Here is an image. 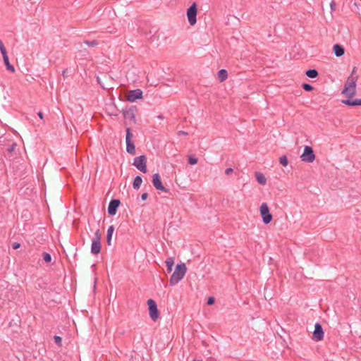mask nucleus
<instances>
[{
    "mask_svg": "<svg viewBox=\"0 0 361 361\" xmlns=\"http://www.w3.org/2000/svg\"><path fill=\"white\" fill-rule=\"evenodd\" d=\"M141 98H142V92L140 89L130 91L128 96V100L130 102H134Z\"/></svg>",
    "mask_w": 361,
    "mask_h": 361,
    "instance_id": "nucleus-12",
    "label": "nucleus"
},
{
    "mask_svg": "<svg viewBox=\"0 0 361 361\" xmlns=\"http://www.w3.org/2000/svg\"><path fill=\"white\" fill-rule=\"evenodd\" d=\"M149 317L152 321L156 322L159 317V312L156 302L152 299L147 300Z\"/></svg>",
    "mask_w": 361,
    "mask_h": 361,
    "instance_id": "nucleus-4",
    "label": "nucleus"
},
{
    "mask_svg": "<svg viewBox=\"0 0 361 361\" xmlns=\"http://www.w3.org/2000/svg\"><path fill=\"white\" fill-rule=\"evenodd\" d=\"M152 184H153L154 187L158 190L165 192L169 191V190L162 185L161 178H160V176L159 173H154L153 175Z\"/></svg>",
    "mask_w": 361,
    "mask_h": 361,
    "instance_id": "nucleus-10",
    "label": "nucleus"
},
{
    "mask_svg": "<svg viewBox=\"0 0 361 361\" xmlns=\"http://www.w3.org/2000/svg\"><path fill=\"white\" fill-rule=\"evenodd\" d=\"M302 88L305 90V91H311L313 90V87L312 85H309V84H307V83H304L302 85Z\"/></svg>",
    "mask_w": 361,
    "mask_h": 361,
    "instance_id": "nucleus-25",
    "label": "nucleus"
},
{
    "mask_svg": "<svg viewBox=\"0 0 361 361\" xmlns=\"http://www.w3.org/2000/svg\"><path fill=\"white\" fill-rule=\"evenodd\" d=\"M357 68L354 67L353 68L350 75L348 78L342 94L346 98L345 100L343 101V103L348 106H361V98L353 99V97L356 93V82L358 79L357 74Z\"/></svg>",
    "mask_w": 361,
    "mask_h": 361,
    "instance_id": "nucleus-1",
    "label": "nucleus"
},
{
    "mask_svg": "<svg viewBox=\"0 0 361 361\" xmlns=\"http://www.w3.org/2000/svg\"><path fill=\"white\" fill-rule=\"evenodd\" d=\"M324 338V331L322 326L317 323L314 326V331L313 332L312 338L316 341H322Z\"/></svg>",
    "mask_w": 361,
    "mask_h": 361,
    "instance_id": "nucleus-11",
    "label": "nucleus"
},
{
    "mask_svg": "<svg viewBox=\"0 0 361 361\" xmlns=\"http://www.w3.org/2000/svg\"><path fill=\"white\" fill-rule=\"evenodd\" d=\"M37 115H38V116H39L40 118H43V114H42V112H40V111H39V112L37 114Z\"/></svg>",
    "mask_w": 361,
    "mask_h": 361,
    "instance_id": "nucleus-35",
    "label": "nucleus"
},
{
    "mask_svg": "<svg viewBox=\"0 0 361 361\" xmlns=\"http://www.w3.org/2000/svg\"><path fill=\"white\" fill-rule=\"evenodd\" d=\"M119 204L120 200L116 199L111 200L108 206L109 214L111 216L115 215Z\"/></svg>",
    "mask_w": 361,
    "mask_h": 361,
    "instance_id": "nucleus-13",
    "label": "nucleus"
},
{
    "mask_svg": "<svg viewBox=\"0 0 361 361\" xmlns=\"http://www.w3.org/2000/svg\"><path fill=\"white\" fill-rule=\"evenodd\" d=\"M333 50H334L335 55L337 57H340V56H343L345 53L344 48L338 44L334 45Z\"/></svg>",
    "mask_w": 361,
    "mask_h": 361,
    "instance_id": "nucleus-14",
    "label": "nucleus"
},
{
    "mask_svg": "<svg viewBox=\"0 0 361 361\" xmlns=\"http://www.w3.org/2000/svg\"><path fill=\"white\" fill-rule=\"evenodd\" d=\"M227 71L224 69H221L218 73V77L221 82L224 81L227 78Z\"/></svg>",
    "mask_w": 361,
    "mask_h": 361,
    "instance_id": "nucleus-20",
    "label": "nucleus"
},
{
    "mask_svg": "<svg viewBox=\"0 0 361 361\" xmlns=\"http://www.w3.org/2000/svg\"><path fill=\"white\" fill-rule=\"evenodd\" d=\"M147 197H148L147 193L144 192V193H142V195H141V199H142V200H147Z\"/></svg>",
    "mask_w": 361,
    "mask_h": 361,
    "instance_id": "nucleus-33",
    "label": "nucleus"
},
{
    "mask_svg": "<svg viewBox=\"0 0 361 361\" xmlns=\"http://www.w3.org/2000/svg\"><path fill=\"white\" fill-rule=\"evenodd\" d=\"M16 147V144L13 143V145H11V146L8 149V151L9 152H13V151L15 149Z\"/></svg>",
    "mask_w": 361,
    "mask_h": 361,
    "instance_id": "nucleus-31",
    "label": "nucleus"
},
{
    "mask_svg": "<svg viewBox=\"0 0 361 361\" xmlns=\"http://www.w3.org/2000/svg\"><path fill=\"white\" fill-rule=\"evenodd\" d=\"M147 159L145 155H140L134 159L133 165L135 166L139 171L145 173H147Z\"/></svg>",
    "mask_w": 361,
    "mask_h": 361,
    "instance_id": "nucleus-5",
    "label": "nucleus"
},
{
    "mask_svg": "<svg viewBox=\"0 0 361 361\" xmlns=\"http://www.w3.org/2000/svg\"><path fill=\"white\" fill-rule=\"evenodd\" d=\"M197 161H198V159L195 157L192 156V155L188 157V162L190 165H195L197 163Z\"/></svg>",
    "mask_w": 361,
    "mask_h": 361,
    "instance_id": "nucleus-23",
    "label": "nucleus"
},
{
    "mask_svg": "<svg viewBox=\"0 0 361 361\" xmlns=\"http://www.w3.org/2000/svg\"><path fill=\"white\" fill-rule=\"evenodd\" d=\"M66 71H64L63 72V75L64 77H66Z\"/></svg>",
    "mask_w": 361,
    "mask_h": 361,
    "instance_id": "nucleus-36",
    "label": "nucleus"
},
{
    "mask_svg": "<svg viewBox=\"0 0 361 361\" xmlns=\"http://www.w3.org/2000/svg\"><path fill=\"white\" fill-rule=\"evenodd\" d=\"M131 116H132V118L134 119L135 118V116L133 114H131Z\"/></svg>",
    "mask_w": 361,
    "mask_h": 361,
    "instance_id": "nucleus-37",
    "label": "nucleus"
},
{
    "mask_svg": "<svg viewBox=\"0 0 361 361\" xmlns=\"http://www.w3.org/2000/svg\"><path fill=\"white\" fill-rule=\"evenodd\" d=\"M260 214L262 217L263 222L266 224L271 222V213L267 203H262L260 206Z\"/></svg>",
    "mask_w": 361,
    "mask_h": 361,
    "instance_id": "nucleus-9",
    "label": "nucleus"
},
{
    "mask_svg": "<svg viewBox=\"0 0 361 361\" xmlns=\"http://www.w3.org/2000/svg\"><path fill=\"white\" fill-rule=\"evenodd\" d=\"M2 56L6 68L12 73L15 72V68L10 63L7 53L2 54Z\"/></svg>",
    "mask_w": 361,
    "mask_h": 361,
    "instance_id": "nucleus-15",
    "label": "nucleus"
},
{
    "mask_svg": "<svg viewBox=\"0 0 361 361\" xmlns=\"http://www.w3.org/2000/svg\"><path fill=\"white\" fill-rule=\"evenodd\" d=\"M101 251V234L99 231L97 230L94 233V236L92 240L91 244V253L93 255H98Z\"/></svg>",
    "mask_w": 361,
    "mask_h": 361,
    "instance_id": "nucleus-3",
    "label": "nucleus"
},
{
    "mask_svg": "<svg viewBox=\"0 0 361 361\" xmlns=\"http://www.w3.org/2000/svg\"><path fill=\"white\" fill-rule=\"evenodd\" d=\"M85 43L90 47H94L97 44V42L95 40L93 41H85Z\"/></svg>",
    "mask_w": 361,
    "mask_h": 361,
    "instance_id": "nucleus-27",
    "label": "nucleus"
},
{
    "mask_svg": "<svg viewBox=\"0 0 361 361\" xmlns=\"http://www.w3.org/2000/svg\"><path fill=\"white\" fill-rule=\"evenodd\" d=\"M306 75L311 78H314L318 75V73L314 69H310L306 71Z\"/></svg>",
    "mask_w": 361,
    "mask_h": 361,
    "instance_id": "nucleus-21",
    "label": "nucleus"
},
{
    "mask_svg": "<svg viewBox=\"0 0 361 361\" xmlns=\"http://www.w3.org/2000/svg\"><path fill=\"white\" fill-rule=\"evenodd\" d=\"M214 298L213 297H209L207 300V304L209 305H213L214 303Z\"/></svg>",
    "mask_w": 361,
    "mask_h": 361,
    "instance_id": "nucleus-29",
    "label": "nucleus"
},
{
    "mask_svg": "<svg viewBox=\"0 0 361 361\" xmlns=\"http://www.w3.org/2000/svg\"><path fill=\"white\" fill-rule=\"evenodd\" d=\"M280 164L283 166H286L288 165V159L286 156H282L279 159Z\"/></svg>",
    "mask_w": 361,
    "mask_h": 361,
    "instance_id": "nucleus-24",
    "label": "nucleus"
},
{
    "mask_svg": "<svg viewBox=\"0 0 361 361\" xmlns=\"http://www.w3.org/2000/svg\"><path fill=\"white\" fill-rule=\"evenodd\" d=\"M0 51H1V54L7 53L6 48L1 39H0Z\"/></svg>",
    "mask_w": 361,
    "mask_h": 361,
    "instance_id": "nucleus-26",
    "label": "nucleus"
},
{
    "mask_svg": "<svg viewBox=\"0 0 361 361\" xmlns=\"http://www.w3.org/2000/svg\"><path fill=\"white\" fill-rule=\"evenodd\" d=\"M188 135V133L187 132H185V131H183V130H180L178 132V135L180 136V135Z\"/></svg>",
    "mask_w": 361,
    "mask_h": 361,
    "instance_id": "nucleus-34",
    "label": "nucleus"
},
{
    "mask_svg": "<svg viewBox=\"0 0 361 361\" xmlns=\"http://www.w3.org/2000/svg\"><path fill=\"white\" fill-rule=\"evenodd\" d=\"M187 271L186 266L184 263L177 264L176 266L175 270L172 275L170 277L169 283L171 286H174L179 283L184 276L185 275Z\"/></svg>",
    "mask_w": 361,
    "mask_h": 361,
    "instance_id": "nucleus-2",
    "label": "nucleus"
},
{
    "mask_svg": "<svg viewBox=\"0 0 361 361\" xmlns=\"http://www.w3.org/2000/svg\"><path fill=\"white\" fill-rule=\"evenodd\" d=\"M54 341L55 343L58 345H61V341H62V339L60 336H54Z\"/></svg>",
    "mask_w": 361,
    "mask_h": 361,
    "instance_id": "nucleus-28",
    "label": "nucleus"
},
{
    "mask_svg": "<svg viewBox=\"0 0 361 361\" xmlns=\"http://www.w3.org/2000/svg\"><path fill=\"white\" fill-rule=\"evenodd\" d=\"M132 137L133 135L130 132V129L127 128L126 135V151L130 154H134L135 153V147L131 140Z\"/></svg>",
    "mask_w": 361,
    "mask_h": 361,
    "instance_id": "nucleus-7",
    "label": "nucleus"
},
{
    "mask_svg": "<svg viewBox=\"0 0 361 361\" xmlns=\"http://www.w3.org/2000/svg\"><path fill=\"white\" fill-rule=\"evenodd\" d=\"M114 231V228L113 226H109L107 230L106 241L109 245L111 244V237H112Z\"/></svg>",
    "mask_w": 361,
    "mask_h": 361,
    "instance_id": "nucleus-19",
    "label": "nucleus"
},
{
    "mask_svg": "<svg viewBox=\"0 0 361 361\" xmlns=\"http://www.w3.org/2000/svg\"><path fill=\"white\" fill-rule=\"evenodd\" d=\"M142 182V179L140 176H137L133 180V186L134 189H139Z\"/></svg>",
    "mask_w": 361,
    "mask_h": 361,
    "instance_id": "nucleus-18",
    "label": "nucleus"
},
{
    "mask_svg": "<svg viewBox=\"0 0 361 361\" xmlns=\"http://www.w3.org/2000/svg\"><path fill=\"white\" fill-rule=\"evenodd\" d=\"M168 272H171L174 265V259L173 257H168L165 261Z\"/></svg>",
    "mask_w": 361,
    "mask_h": 361,
    "instance_id": "nucleus-17",
    "label": "nucleus"
},
{
    "mask_svg": "<svg viewBox=\"0 0 361 361\" xmlns=\"http://www.w3.org/2000/svg\"><path fill=\"white\" fill-rule=\"evenodd\" d=\"M20 247V243H13V245H12V247H13V249H14V250H17V249H18Z\"/></svg>",
    "mask_w": 361,
    "mask_h": 361,
    "instance_id": "nucleus-30",
    "label": "nucleus"
},
{
    "mask_svg": "<svg viewBox=\"0 0 361 361\" xmlns=\"http://www.w3.org/2000/svg\"><path fill=\"white\" fill-rule=\"evenodd\" d=\"M255 177L257 180V182L261 185H264L267 182V179L263 173L260 172H256L255 173Z\"/></svg>",
    "mask_w": 361,
    "mask_h": 361,
    "instance_id": "nucleus-16",
    "label": "nucleus"
},
{
    "mask_svg": "<svg viewBox=\"0 0 361 361\" xmlns=\"http://www.w3.org/2000/svg\"><path fill=\"white\" fill-rule=\"evenodd\" d=\"M42 257H43V259L44 260V262H47V263H49L51 261V256L48 252H43L42 253Z\"/></svg>",
    "mask_w": 361,
    "mask_h": 361,
    "instance_id": "nucleus-22",
    "label": "nucleus"
},
{
    "mask_svg": "<svg viewBox=\"0 0 361 361\" xmlns=\"http://www.w3.org/2000/svg\"><path fill=\"white\" fill-rule=\"evenodd\" d=\"M302 161L307 163H312L315 159V155L314 154L313 149L311 147L305 146L304 149V152L301 155Z\"/></svg>",
    "mask_w": 361,
    "mask_h": 361,
    "instance_id": "nucleus-6",
    "label": "nucleus"
},
{
    "mask_svg": "<svg viewBox=\"0 0 361 361\" xmlns=\"http://www.w3.org/2000/svg\"><path fill=\"white\" fill-rule=\"evenodd\" d=\"M233 172V169L232 168H228L225 170V173L226 175H229L230 173H231Z\"/></svg>",
    "mask_w": 361,
    "mask_h": 361,
    "instance_id": "nucleus-32",
    "label": "nucleus"
},
{
    "mask_svg": "<svg viewBox=\"0 0 361 361\" xmlns=\"http://www.w3.org/2000/svg\"><path fill=\"white\" fill-rule=\"evenodd\" d=\"M197 7L196 4L193 3L187 11V17L190 25H194L197 22Z\"/></svg>",
    "mask_w": 361,
    "mask_h": 361,
    "instance_id": "nucleus-8",
    "label": "nucleus"
}]
</instances>
